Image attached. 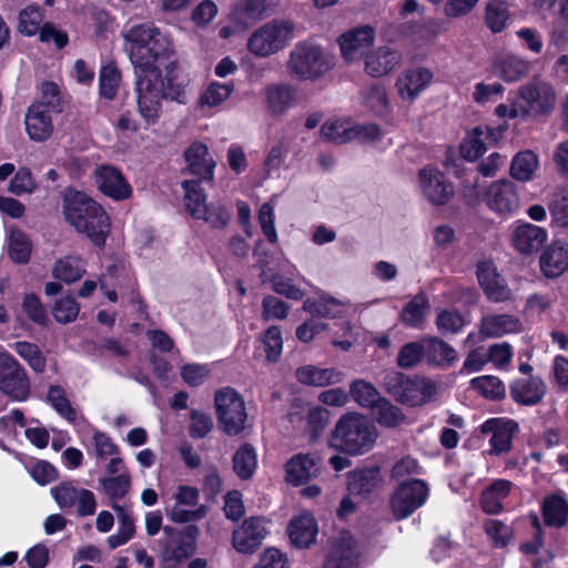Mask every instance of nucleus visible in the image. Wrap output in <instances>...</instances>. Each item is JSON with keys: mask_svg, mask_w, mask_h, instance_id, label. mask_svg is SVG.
Here are the masks:
<instances>
[{"mask_svg": "<svg viewBox=\"0 0 568 568\" xmlns=\"http://www.w3.org/2000/svg\"><path fill=\"white\" fill-rule=\"evenodd\" d=\"M12 349L30 366V368L41 374L45 369L47 361L37 344L19 341L11 345Z\"/></svg>", "mask_w": 568, "mask_h": 568, "instance_id": "49530a36", "label": "nucleus"}, {"mask_svg": "<svg viewBox=\"0 0 568 568\" xmlns=\"http://www.w3.org/2000/svg\"><path fill=\"white\" fill-rule=\"evenodd\" d=\"M359 550L349 531H341L332 541L323 568H358Z\"/></svg>", "mask_w": 568, "mask_h": 568, "instance_id": "f3484780", "label": "nucleus"}, {"mask_svg": "<svg viewBox=\"0 0 568 568\" xmlns=\"http://www.w3.org/2000/svg\"><path fill=\"white\" fill-rule=\"evenodd\" d=\"M494 72L506 82H516L526 77L530 63L513 53H499L494 59Z\"/></svg>", "mask_w": 568, "mask_h": 568, "instance_id": "cd10ccee", "label": "nucleus"}, {"mask_svg": "<svg viewBox=\"0 0 568 568\" xmlns=\"http://www.w3.org/2000/svg\"><path fill=\"white\" fill-rule=\"evenodd\" d=\"M317 532V524L310 513L294 517L288 525L290 539L298 548H307L314 544Z\"/></svg>", "mask_w": 568, "mask_h": 568, "instance_id": "c756f323", "label": "nucleus"}, {"mask_svg": "<svg viewBox=\"0 0 568 568\" xmlns=\"http://www.w3.org/2000/svg\"><path fill=\"white\" fill-rule=\"evenodd\" d=\"M99 80L101 94L104 98L112 100L116 95L121 81L120 71L114 64H106L101 68Z\"/></svg>", "mask_w": 568, "mask_h": 568, "instance_id": "13d9d810", "label": "nucleus"}, {"mask_svg": "<svg viewBox=\"0 0 568 568\" xmlns=\"http://www.w3.org/2000/svg\"><path fill=\"white\" fill-rule=\"evenodd\" d=\"M183 203L186 212L195 220H202L211 229L225 227L231 219L230 212L220 201L206 202V194L196 181H183Z\"/></svg>", "mask_w": 568, "mask_h": 568, "instance_id": "39448f33", "label": "nucleus"}, {"mask_svg": "<svg viewBox=\"0 0 568 568\" xmlns=\"http://www.w3.org/2000/svg\"><path fill=\"white\" fill-rule=\"evenodd\" d=\"M47 402L65 420L75 424L78 413L68 399L64 389L61 386L52 385L48 389Z\"/></svg>", "mask_w": 568, "mask_h": 568, "instance_id": "a18cd8bd", "label": "nucleus"}, {"mask_svg": "<svg viewBox=\"0 0 568 568\" xmlns=\"http://www.w3.org/2000/svg\"><path fill=\"white\" fill-rule=\"evenodd\" d=\"M423 357V341L407 343L400 348L397 355V364L402 368H410L418 364Z\"/></svg>", "mask_w": 568, "mask_h": 568, "instance_id": "69168bd1", "label": "nucleus"}, {"mask_svg": "<svg viewBox=\"0 0 568 568\" xmlns=\"http://www.w3.org/2000/svg\"><path fill=\"white\" fill-rule=\"evenodd\" d=\"M373 415L378 424L385 427H396L405 420L400 408L385 398H382L381 402L375 405Z\"/></svg>", "mask_w": 568, "mask_h": 568, "instance_id": "864d4df0", "label": "nucleus"}, {"mask_svg": "<svg viewBox=\"0 0 568 568\" xmlns=\"http://www.w3.org/2000/svg\"><path fill=\"white\" fill-rule=\"evenodd\" d=\"M52 274L57 280L71 284L85 274V263L78 256H65L54 263Z\"/></svg>", "mask_w": 568, "mask_h": 568, "instance_id": "a19ab883", "label": "nucleus"}, {"mask_svg": "<svg viewBox=\"0 0 568 568\" xmlns=\"http://www.w3.org/2000/svg\"><path fill=\"white\" fill-rule=\"evenodd\" d=\"M80 305L71 295L58 298L52 306V315L58 323L69 324L77 320Z\"/></svg>", "mask_w": 568, "mask_h": 568, "instance_id": "4d7b16f0", "label": "nucleus"}, {"mask_svg": "<svg viewBox=\"0 0 568 568\" xmlns=\"http://www.w3.org/2000/svg\"><path fill=\"white\" fill-rule=\"evenodd\" d=\"M484 530L498 548L507 546L513 539V529L498 519H487L484 523Z\"/></svg>", "mask_w": 568, "mask_h": 568, "instance_id": "bf43d9fd", "label": "nucleus"}, {"mask_svg": "<svg viewBox=\"0 0 568 568\" xmlns=\"http://www.w3.org/2000/svg\"><path fill=\"white\" fill-rule=\"evenodd\" d=\"M94 181L98 189L106 196L115 201H124L131 197L132 186L123 173L115 166L102 164L94 170Z\"/></svg>", "mask_w": 568, "mask_h": 568, "instance_id": "2eb2a0df", "label": "nucleus"}, {"mask_svg": "<svg viewBox=\"0 0 568 568\" xmlns=\"http://www.w3.org/2000/svg\"><path fill=\"white\" fill-rule=\"evenodd\" d=\"M379 484V474L375 469H359L347 475V489L353 495H366Z\"/></svg>", "mask_w": 568, "mask_h": 568, "instance_id": "79ce46f5", "label": "nucleus"}, {"mask_svg": "<svg viewBox=\"0 0 568 568\" xmlns=\"http://www.w3.org/2000/svg\"><path fill=\"white\" fill-rule=\"evenodd\" d=\"M428 486L420 479L403 483L392 496V509L398 519L410 516L428 497Z\"/></svg>", "mask_w": 568, "mask_h": 568, "instance_id": "9b49d317", "label": "nucleus"}, {"mask_svg": "<svg viewBox=\"0 0 568 568\" xmlns=\"http://www.w3.org/2000/svg\"><path fill=\"white\" fill-rule=\"evenodd\" d=\"M99 485L102 491L112 500V504H116V499H121L128 494L131 480L128 474H120L118 476L100 478Z\"/></svg>", "mask_w": 568, "mask_h": 568, "instance_id": "6e6d98bb", "label": "nucleus"}, {"mask_svg": "<svg viewBox=\"0 0 568 568\" xmlns=\"http://www.w3.org/2000/svg\"><path fill=\"white\" fill-rule=\"evenodd\" d=\"M22 310L30 321L40 325L45 323L47 311L36 294L30 293L24 295L22 301Z\"/></svg>", "mask_w": 568, "mask_h": 568, "instance_id": "774afa93", "label": "nucleus"}, {"mask_svg": "<svg viewBox=\"0 0 568 568\" xmlns=\"http://www.w3.org/2000/svg\"><path fill=\"white\" fill-rule=\"evenodd\" d=\"M164 532L170 537L163 551L164 568H175L178 562L193 555L195 547L174 532L171 527H164Z\"/></svg>", "mask_w": 568, "mask_h": 568, "instance_id": "72a5a7b5", "label": "nucleus"}, {"mask_svg": "<svg viewBox=\"0 0 568 568\" xmlns=\"http://www.w3.org/2000/svg\"><path fill=\"white\" fill-rule=\"evenodd\" d=\"M42 13L39 7L29 6L19 14V30L26 36H34L40 31V40L42 42L53 41L58 49H62L68 43L67 33L57 30L53 26L45 23L42 28Z\"/></svg>", "mask_w": 568, "mask_h": 568, "instance_id": "ddd939ff", "label": "nucleus"}, {"mask_svg": "<svg viewBox=\"0 0 568 568\" xmlns=\"http://www.w3.org/2000/svg\"><path fill=\"white\" fill-rule=\"evenodd\" d=\"M8 253L14 263H27L31 254V242L28 236L18 230L11 231L8 243Z\"/></svg>", "mask_w": 568, "mask_h": 568, "instance_id": "5fc2aeb1", "label": "nucleus"}, {"mask_svg": "<svg viewBox=\"0 0 568 568\" xmlns=\"http://www.w3.org/2000/svg\"><path fill=\"white\" fill-rule=\"evenodd\" d=\"M549 212L555 226L568 229V187L556 195L549 205Z\"/></svg>", "mask_w": 568, "mask_h": 568, "instance_id": "680f3d73", "label": "nucleus"}, {"mask_svg": "<svg viewBox=\"0 0 568 568\" xmlns=\"http://www.w3.org/2000/svg\"><path fill=\"white\" fill-rule=\"evenodd\" d=\"M363 104L372 112L384 115L389 110V101L386 89L383 85L374 84L366 88L361 93Z\"/></svg>", "mask_w": 568, "mask_h": 568, "instance_id": "8fccbe9b", "label": "nucleus"}, {"mask_svg": "<svg viewBox=\"0 0 568 568\" xmlns=\"http://www.w3.org/2000/svg\"><path fill=\"white\" fill-rule=\"evenodd\" d=\"M521 115H545L552 112L556 105V92L554 88L539 79H532L521 85L518 91Z\"/></svg>", "mask_w": 568, "mask_h": 568, "instance_id": "1a4fd4ad", "label": "nucleus"}, {"mask_svg": "<svg viewBox=\"0 0 568 568\" xmlns=\"http://www.w3.org/2000/svg\"><path fill=\"white\" fill-rule=\"evenodd\" d=\"M433 73L426 68H412L403 71L396 80L398 95L408 102L417 99L430 84Z\"/></svg>", "mask_w": 568, "mask_h": 568, "instance_id": "aec40b11", "label": "nucleus"}, {"mask_svg": "<svg viewBox=\"0 0 568 568\" xmlns=\"http://www.w3.org/2000/svg\"><path fill=\"white\" fill-rule=\"evenodd\" d=\"M521 331L518 317L509 314H488L480 321V333L486 337H501Z\"/></svg>", "mask_w": 568, "mask_h": 568, "instance_id": "7c9ffc66", "label": "nucleus"}, {"mask_svg": "<svg viewBox=\"0 0 568 568\" xmlns=\"http://www.w3.org/2000/svg\"><path fill=\"white\" fill-rule=\"evenodd\" d=\"M539 265L545 276H560L568 268V246L561 241H554L541 253Z\"/></svg>", "mask_w": 568, "mask_h": 568, "instance_id": "a878e982", "label": "nucleus"}, {"mask_svg": "<svg viewBox=\"0 0 568 568\" xmlns=\"http://www.w3.org/2000/svg\"><path fill=\"white\" fill-rule=\"evenodd\" d=\"M123 37L134 67L139 113L153 124L160 118L164 100L181 104L187 102L185 90L172 83L169 77H162L161 68L170 61L173 52L172 42L152 23L132 26Z\"/></svg>", "mask_w": 568, "mask_h": 568, "instance_id": "f257e3e1", "label": "nucleus"}, {"mask_svg": "<svg viewBox=\"0 0 568 568\" xmlns=\"http://www.w3.org/2000/svg\"><path fill=\"white\" fill-rule=\"evenodd\" d=\"M546 394V385L539 377L516 379L510 386V396L518 404L531 406L538 404Z\"/></svg>", "mask_w": 568, "mask_h": 568, "instance_id": "c85d7f7f", "label": "nucleus"}, {"mask_svg": "<svg viewBox=\"0 0 568 568\" xmlns=\"http://www.w3.org/2000/svg\"><path fill=\"white\" fill-rule=\"evenodd\" d=\"M267 535L265 523L262 518L246 519L241 527L233 532V546L243 554L253 552Z\"/></svg>", "mask_w": 568, "mask_h": 568, "instance_id": "4be33fe9", "label": "nucleus"}, {"mask_svg": "<svg viewBox=\"0 0 568 568\" xmlns=\"http://www.w3.org/2000/svg\"><path fill=\"white\" fill-rule=\"evenodd\" d=\"M65 220L85 235L94 245L102 247L110 233V220L103 207L87 194L75 192L65 199Z\"/></svg>", "mask_w": 568, "mask_h": 568, "instance_id": "f03ea898", "label": "nucleus"}, {"mask_svg": "<svg viewBox=\"0 0 568 568\" xmlns=\"http://www.w3.org/2000/svg\"><path fill=\"white\" fill-rule=\"evenodd\" d=\"M294 37L290 20H272L258 27L247 40V50L255 57L266 58L283 50Z\"/></svg>", "mask_w": 568, "mask_h": 568, "instance_id": "0eeeda50", "label": "nucleus"}, {"mask_svg": "<svg viewBox=\"0 0 568 568\" xmlns=\"http://www.w3.org/2000/svg\"><path fill=\"white\" fill-rule=\"evenodd\" d=\"M508 18V8L505 2L493 0L487 4L486 21L493 32L497 33L504 30Z\"/></svg>", "mask_w": 568, "mask_h": 568, "instance_id": "052dcab7", "label": "nucleus"}, {"mask_svg": "<svg viewBox=\"0 0 568 568\" xmlns=\"http://www.w3.org/2000/svg\"><path fill=\"white\" fill-rule=\"evenodd\" d=\"M541 513L547 526L561 528L568 521V500L559 494L549 495L542 501Z\"/></svg>", "mask_w": 568, "mask_h": 568, "instance_id": "c9c22d12", "label": "nucleus"}, {"mask_svg": "<svg viewBox=\"0 0 568 568\" xmlns=\"http://www.w3.org/2000/svg\"><path fill=\"white\" fill-rule=\"evenodd\" d=\"M0 390L16 400H24L30 393L26 369L8 353H0Z\"/></svg>", "mask_w": 568, "mask_h": 568, "instance_id": "9d476101", "label": "nucleus"}, {"mask_svg": "<svg viewBox=\"0 0 568 568\" xmlns=\"http://www.w3.org/2000/svg\"><path fill=\"white\" fill-rule=\"evenodd\" d=\"M55 112L42 103H32L24 116L26 131L32 141L42 142L53 131L51 113Z\"/></svg>", "mask_w": 568, "mask_h": 568, "instance_id": "5701e85b", "label": "nucleus"}, {"mask_svg": "<svg viewBox=\"0 0 568 568\" xmlns=\"http://www.w3.org/2000/svg\"><path fill=\"white\" fill-rule=\"evenodd\" d=\"M365 71L374 78L383 77L389 73L400 62L398 51L389 47H379L369 51L365 57Z\"/></svg>", "mask_w": 568, "mask_h": 568, "instance_id": "bb28decb", "label": "nucleus"}, {"mask_svg": "<svg viewBox=\"0 0 568 568\" xmlns=\"http://www.w3.org/2000/svg\"><path fill=\"white\" fill-rule=\"evenodd\" d=\"M335 65L334 57L313 42L303 41L294 45L286 63L288 74L301 81H316Z\"/></svg>", "mask_w": 568, "mask_h": 568, "instance_id": "20e7f679", "label": "nucleus"}, {"mask_svg": "<svg viewBox=\"0 0 568 568\" xmlns=\"http://www.w3.org/2000/svg\"><path fill=\"white\" fill-rule=\"evenodd\" d=\"M430 310V303L424 292L416 294L403 308L400 321L405 326L419 328Z\"/></svg>", "mask_w": 568, "mask_h": 568, "instance_id": "e433bc0d", "label": "nucleus"}, {"mask_svg": "<svg viewBox=\"0 0 568 568\" xmlns=\"http://www.w3.org/2000/svg\"><path fill=\"white\" fill-rule=\"evenodd\" d=\"M258 223L267 241L271 244H276L278 236L275 229V214L274 209L270 203H263L261 205L258 211Z\"/></svg>", "mask_w": 568, "mask_h": 568, "instance_id": "338daca9", "label": "nucleus"}, {"mask_svg": "<svg viewBox=\"0 0 568 568\" xmlns=\"http://www.w3.org/2000/svg\"><path fill=\"white\" fill-rule=\"evenodd\" d=\"M257 466L256 452L250 444L242 445L233 456V468L242 479H248Z\"/></svg>", "mask_w": 568, "mask_h": 568, "instance_id": "de8ad7c7", "label": "nucleus"}, {"mask_svg": "<svg viewBox=\"0 0 568 568\" xmlns=\"http://www.w3.org/2000/svg\"><path fill=\"white\" fill-rule=\"evenodd\" d=\"M264 351L268 362H276L283 349V337L280 327H270L263 336Z\"/></svg>", "mask_w": 568, "mask_h": 568, "instance_id": "0e129e2a", "label": "nucleus"}, {"mask_svg": "<svg viewBox=\"0 0 568 568\" xmlns=\"http://www.w3.org/2000/svg\"><path fill=\"white\" fill-rule=\"evenodd\" d=\"M214 403L220 427L226 435L236 436L251 428L245 400L236 389L216 390Z\"/></svg>", "mask_w": 568, "mask_h": 568, "instance_id": "423d86ee", "label": "nucleus"}, {"mask_svg": "<svg viewBox=\"0 0 568 568\" xmlns=\"http://www.w3.org/2000/svg\"><path fill=\"white\" fill-rule=\"evenodd\" d=\"M349 393L354 400L362 407L374 409L382 397L375 386L363 379H357L352 383Z\"/></svg>", "mask_w": 568, "mask_h": 568, "instance_id": "603ef678", "label": "nucleus"}, {"mask_svg": "<svg viewBox=\"0 0 568 568\" xmlns=\"http://www.w3.org/2000/svg\"><path fill=\"white\" fill-rule=\"evenodd\" d=\"M514 484L507 479H495L481 494L480 504L485 513L494 515L503 510V501L509 496Z\"/></svg>", "mask_w": 568, "mask_h": 568, "instance_id": "473e14b6", "label": "nucleus"}, {"mask_svg": "<svg viewBox=\"0 0 568 568\" xmlns=\"http://www.w3.org/2000/svg\"><path fill=\"white\" fill-rule=\"evenodd\" d=\"M386 390L399 403L408 406L426 404L435 394L436 386L430 379L410 378L393 372L385 376Z\"/></svg>", "mask_w": 568, "mask_h": 568, "instance_id": "6e6552de", "label": "nucleus"}, {"mask_svg": "<svg viewBox=\"0 0 568 568\" xmlns=\"http://www.w3.org/2000/svg\"><path fill=\"white\" fill-rule=\"evenodd\" d=\"M470 387L481 396L493 400H499L505 397V386L503 382L491 375H484L470 381Z\"/></svg>", "mask_w": 568, "mask_h": 568, "instance_id": "3c124183", "label": "nucleus"}, {"mask_svg": "<svg viewBox=\"0 0 568 568\" xmlns=\"http://www.w3.org/2000/svg\"><path fill=\"white\" fill-rule=\"evenodd\" d=\"M183 158L185 162L183 172L193 176L189 181H196L201 186L203 182L214 180L216 162L204 143L200 141L191 143L185 149Z\"/></svg>", "mask_w": 568, "mask_h": 568, "instance_id": "f8f14e48", "label": "nucleus"}, {"mask_svg": "<svg viewBox=\"0 0 568 568\" xmlns=\"http://www.w3.org/2000/svg\"><path fill=\"white\" fill-rule=\"evenodd\" d=\"M378 437V432L366 417L348 413L336 423L328 444L337 452L358 456L369 452Z\"/></svg>", "mask_w": 568, "mask_h": 568, "instance_id": "7ed1b4c3", "label": "nucleus"}, {"mask_svg": "<svg viewBox=\"0 0 568 568\" xmlns=\"http://www.w3.org/2000/svg\"><path fill=\"white\" fill-rule=\"evenodd\" d=\"M234 90L231 82L220 83L211 82L199 98L201 108H215L226 101Z\"/></svg>", "mask_w": 568, "mask_h": 568, "instance_id": "09e8293b", "label": "nucleus"}, {"mask_svg": "<svg viewBox=\"0 0 568 568\" xmlns=\"http://www.w3.org/2000/svg\"><path fill=\"white\" fill-rule=\"evenodd\" d=\"M418 182L423 195L434 205L447 203L455 193L453 184L434 166L419 170Z\"/></svg>", "mask_w": 568, "mask_h": 568, "instance_id": "4468645a", "label": "nucleus"}, {"mask_svg": "<svg viewBox=\"0 0 568 568\" xmlns=\"http://www.w3.org/2000/svg\"><path fill=\"white\" fill-rule=\"evenodd\" d=\"M295 90L288 84H273L265 89L267 111L273 115L284 114L293 104Z\"/></svg>", "mask_w": 568, "mask_h": 568, "instance_id": "f704fd0d", "label": "nucleus"}, {"mask_svg": "<svg viewBox=\"0 0 568 568\" xmlns=\"http://www.w3.org/2000/svg\"><path fill=\"white\" fill-rule=\"evenodd\" d=\"M346 304L328 295L317 298H307L303 303V310L312 316L336 318L344 314Z\"/></svg>", "mask_w": 568, "mask_h": 568, "instance_id": "4c0bfd02", "label": "nucleus"}, {"mask_svg": "<svg viewBox=\"0 0 568 568\" xmlns=\"http://www.w3.org/2000/svg\"><path fill=\"white\" fill-rule=\"evenodd\" d=\"M296 378L305 385L324 387L342 383L344 374L335 368H320L307 365L296 371Z\"/></svg>", "mask_w": 568, "mask_h": 568, "instance_id": "2f4dec72", "label": "nucleus"}, {"mask_svg": "<svg viewBox=\"0 0 568 568\" xmlns=\"http://www.w3.org/2000/svg\"><path fill=\"white\" fill-rule=\"evenodd\" d=\"M199 490L195 487L181 485L174 494L175 504L169 511L170 518L175 523H189L205 516L204 506L195 510L184 509L183 506H195L199 500Z\"/></svg>", "mask_w": 568, "mask_h": 568, "instance_id": "412c9836", "label": "nucleus"}, {"mask_svg": "<svg viewBox=\"0 0 568 568\" xmlns=\"http://www.w3.org/2000/svg\"><path fill=\"white\" fill-rule=\"evenodd\" d=\"M486 152L484 130L481 126H475L468 133L467 143L464 144V160L475 161Z\"/></svg>", "mask_w": 568, "mask_h": 568, "instance_id": "e2e57ef3", "label": "nucleus"}, {"mask_svg": "<svg viewBox=\"0 0 568 568\" xmlns=\"http://www.w3.org/2000/svg\"><path fill=\"white\" fill-rule=\"evenodd\" d=\"M539 166L537 154L530 150L518 152L510 163L509 173L513 179L519 182H529L534 179Z\"/></svg>", "mask_w": 568, "mask_h": 568, "instance_id": "58836bf2", "label": "nucleus"}, {"mask_svg": "<svg viewBox=\"0 0 568 568\" xmlns=\"http://www.w3.org/2000/svg\"><path fill=\"white\" fill-rule=\"evenodd\" d=\"M321 458L314 454H298L286 464V480L295 486L301 485L320 474Z\"/></svg>", "mask_w": 568, "mask_h": 568, "instance_id": "b1692460", "label": "nucleus"}, {"mask_svg": "<svg viewBox=\"0 0 568 568\" xmlns=\"http://www.w3.org/2000/svg\"><path fill=\"white\" fill-rule=\"evenodd\" d=\"M423 341L424 356L430 364L444 365L456 358L455 351L437 337H425Z\"/></svg>", "mask_w": 568, "mask_h": 568, "instance_id": "37998d69", "label": "nucleus"}, {"mask_svg": "<svg viewBox=\"0 0 568 568\" xmlns=\"http://www.w3.org/2000/svg\"><path fill=\"white\" fill-rule=\"evenodd\" d=\"M321 134L331 142L346 143L354 140V123L344 119L329 120L322 125Z\"/></svg>", "mask_w": 568, "mask_h": 568, "instance_id": "c03bdc74", "label": "nucleus"}, {"mask_svg": "<svg viewBox=\"0 0 568 568\" xmlns=\"http://www.w3.org/2000/svg\"><path fill=\"white\" fill-rule=\"evenodd\" d=\"M548 237L547 231L540 226L523 223L513 231L511 242L521 254L537 252Z\"/></svg>", "mask_w": 568, "mask_h": 568, "instance_id": "393cba45", "label": "nucleus"}, {"mask_svg": "<svg viewBox=\"0 0 568 568\" xmlns=\"http://www.w3.org/2000/svg\"><path fill=\"white\" fill-rule=\"evenodd\" d=\"M119 519V527L115 534L108 537L106 542L111 549L126 544L135 532L134 520L131 514L119 504H111Z\"/></svg>", "mask_w": 568, "mask_h": 568, "instance_id": "ea45409f", "label": "nucleus"}, {"mask_svg": "<svg viewBox=\"0 0 568 568\" xmlns=\"http://www.w3.org/2000/svg\"><path fill=\"white\" fill-rule=\"evenodd\" d=\"M483 434H491L489 455L500 456L510 452L518 425L514 420L490 418L480 426Z\"/></svg>", "mask_w": 568, "mask_h": 568, "instance_id": "a211bd4d", "label": "nucleus"}, {"mask_svg": "<svg viewBox=\"0 0 568 568\" xmlns=\"http://www.w3.org/2000/svg\"><path fill=\"white\" fill-rule=\"evenodd\" d=\"M375 41V30L369 26L359 27L345 32L339 38V47L344 59L355 62L364 58Z\"/></svg>", "mask_w": 568, "mask_h": 568, "instance_id": "6ab92c4d", "label": "nucleus"}, {"mask_svg": "<svg viewBox=\"0 0 568 568\" xmlns=\"http://www.w3.org/2000/svg\"><path fill=\"white\" fill-rule=\"evenodd\" d=\"M487 206L498 214H511L519 207V195L514 182L503 179L493 182L485 194Z\"/></svg>", "mask_w": 568, "mask_h": 568, "instance_id": "dca6fc26", "label": "nucleus"}]
</instances>
